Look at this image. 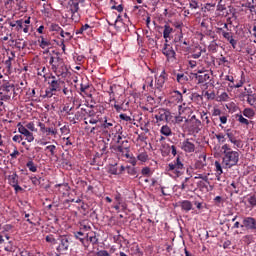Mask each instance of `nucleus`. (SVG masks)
Instances as JSON below:
<instances>
[{
	"mask_svg": "<svg viewBox=\"0 0 256 256\" xmlns=\"http://www.w3.org/2000/svg\"><path fill=\"white\" fill-rule=\"evenodd\" d=\"M5 239L7 241H9L10 237L9 234L5 233V232H0V243H5Z\"/></svg>",
	"mask_w": 256,
	"mask_h": 256,
	"instance_id": "nucleus-49",
	"label": "nucleus"
},
{
	"mask_svg": "<svg viewBox=\"0 0 256 256\" xmlns=\"http://www.w3.org/2000/svg\"><path fill=\"white\" fill-rule=\"evenodd\" d=\"M85 237L86 241H89L90 243H92V245H97V243H99V239L97 238L95 232H93L92 235H89V233H87Z\"/></svg>",
	"mask_w": 256,
	"mask_h": 256,
	"instance_id": "nucleus-28",
	"label": "nucleus"
},
{
	"mask_svg": "<svg viewBox=\"0 0 256 256\" xmlns=\"http://www.w3.org/2000/svg\"><path fill=\"white\" fill-rule=\"evenodd\" d=\"M50 31H60V36L65 38V31H63V28H61V26H59L58 24H51Z\"/></svg>",
	"mask_w": 256,
	"mask_h": 256,
	"instance_id": "nucleus-32",
	"label": "nucleus"
},
{
	"mask_svg": "<svg viewBox=\"0 0 256 256\" xmlns=\"http://www.w3.org/2000/svg\"><path fill=\"white\" fill-rule=\"evenodd\" d=\"M50 85V91H59V88L61 87V81L59 80H52L49 82Z\"/></svg>",
	"mask_w": 256,
	"mask_h": 256,
	"instance_id": "nucleus-31",
	"label": "nucleus"
},
{
	"mask_svg": "<svg viewBox=\"0 0 256 256\" xmlns=\"http://www.w3.org/2000/svg\"><path fill=\"white\" fill-rule=\"evenodd\" d=\"M54 73L57 77H67L69 69L67 68V65H65V62H62Z\"/></svg>",
	"mask_w": 256,
	"mask_h": 256,
	"instance_id": "nucleus-14",
	"label": "nucleus"
},
{
	"mask_svg": "<svg viewBox=\"0 0 256 256\" xmlns=\"http://www.w3.org/2000/svg\"><path fill=\"white\" fill-rule=\"evenodd\" d=\"M195 169H205L207 167V155L201 154L194 164Z\"/></svg>",
	"mask_w": 256,
	"mask_h": 256,
	"instance_id": "nucleus-13",
	"label": "nucleus"
},
{
	"mask_svg": "<svg viewBox=\"0 0 256 256\" xmlns=\"http://www.w3.org/2000/svg\"><path fill=\"white\" fill-rule=\"evenodd\" d=\"M11 99V96L7 94H3V92L0 93V105H3V101H9Z\"/></svg>",
	"mask_w": 256,
	"mask_h": 256,
	"instance_id": "nucleus-51",
	"label": "nucleus"
},
{
	"mask_svg": "<svg viewBox=\"0 0 256 256\" xmlns=\"http://www.w3.org/2000/svg\"><path fill=\"white\" fill-rule=\"evenodd\" d=\"M165 81H167V72L163 70L161 74L156 77L155 80V88L156 89H163V85H165Z\"/></svg>",
	"mask_w": 256,
	"mask_h": 256,
	"instance_id": "nucleus-11",
	"label": "nucleus"
},
{
	"mask_svg": "<svg viewBox=\"0 0 256 256\" xmlns=\"http://www.w3.org/2000/svg\"><path fill=\"white\" fill-rule=\"evenodd\" d=\"M193 133H199L201 131V121L196 116H192L188 121Z\"/></svg>",
	"mask_w": 256,
	"mask_h": 256,
	"instance_id": "nucleus-10",
	"label": "nucleus"
},
{
	"mask_svg": "<svg viewBox=\"0 0 256 256\" xmlns=\"http://www.w3.org/2000/svg\"><path fill=\"white\" fill-rule=\"evenodd\" d=\"M216 139L218 140V143H225V135L223 133H219L215 135Z\"/></svg>",
	"mask_w": 256,
	"mask_h": 256,
	"instance_id": "nucleus-56",
	"label": "nucleus"
},
{
	"mask_svg": "<svg viewBox=\"0 0 256 256\" xmlns=\"http://www.w3.org/2000/svg\"><path fill=\"white\" fill-rule=\"evenodd\" d=\"M230 143L237 149H240L241 147V140H237V138H234Z\"/></svg>",
	"mask_w": 256,
	"mask_h": 256,
	"instance_id": "nucleus-59",
	"label": "nucleus"
},
{
	"mask_svg": "<svg viewBox=\"0 0 256 256\" xmlns=\"http://www.w3.org/2000/svg\"><path fill=\"white\" fill-rule=\"evenodd\" d=\"M243 114H236V119L241 125H249V120Z\"/></svg>",
	"mask_w": 256,
	"mask_h": 256,
	"instance_id": "nucleus-34",
	"label": "nucleus"
},
{
	"mask_svg": "<svg viewBox=\"0 0 256 256\" xmlns=\"http://www.w3.org/2000/svg\"><path fill=\"white\" fill-rule=\"evenodd\" d=\"M168 173H173L174 177H181L183 171V163L181 159L177 158L176 161L171 162L166 166Z\"/></svg>",
	"mask_w": 256,
	"mask_h": 256,
	"instance_id": "nucleus-2",
	"label": "nucleus"
},
{
	"mask_svg": "<svg viewBox=\"0 0 256 256\" xmlns=\"http://www.w3.org/2000/svg\"><path fill=\"white\" fill-rule=\"evenodd\" d=\"M209 175H211V170H208L207 172L203 174H197L194 179H202V181H205V183L209 184Z\"/></svg>",
	"mask_w": 256,
	"mask_h": 256,
	"instance_id": "nucleus-29",
	"label": "nucleus"
},
{
	"mask_svg": "<svg viewBox=\"0 0 256 256\" xmlns=\"http://www.w3.org/2000/svg\"><path fill=\"white\" fill-rule=\"evenodd\" d=\"M180 147L185 153H195V143H193V139L184 140L180 143Z\"/></svg>",
	"mask_w": 256,
	"mask_h": 256,
	"instance_id": "nucleus-7",
	"label": "nucleus"
},
{
	"mask_svg": "<svg viewBox=\"0 0 256 256\" xmlns=\"http://www.w3.org/2000/svg\"><path fill=\"white\" fill-rule=\"evenodd\" d=\"M123 133L120 132V133H116L114 135V141L118 144V143H121L123 141Z\"/></svg>",
	"mask_w": 256,
	"mask_h": 256,
	"instance_id": "nucleus-53",
	"label": "nucleus"
},
{
	"mask_svg": "<svg viewBox=\"0 0 256 256\" xmlns=\"http://www.w3.org/2000/svg\"><path fill=\"white\" fill-rule=\"evenodd\" d=\"M56 150H57V146L55 145H49V146H46L45 148V151H50V154L52 157L55 155Z\"/></svg>",
	"mask_w": 256,
	"mask_h": 256,
	"instance_id": "nucleus-48",
	"label": "nucleus"
},
{
	"mask_svg": "<svg viewBox=\"0 0 256 256\" xmlns=\"http://www.w3.org/2000/svg\"><path fill=\"white\" fill-rule=\"evenodd\" d=\"M247 201H248L251 209H255V207H256V195L253 194V195L248 196Z\"/></svg>",
	"mask_w": 256,
	"mask_h": 256,
	"instance_id": "nucleus-35",
	"label": "nucleus"
},
{
	"mask_svg": "<svg viewBox=\"0 0 256 256\" xmlns=\"http://www.w3.org/2000/svg\"><path fill=\"white\" fill-rule=\"evenodd\" d=\"M182 43H183V33H180L178 36L174 38V45H175L176 51H181Z\"/></svg>",
	"mask_w": 256,
	"mask_h": 256,
	"instance_id": "nucleus-23",
	"label": "nucleus"
},
{
	"mask_svg": "<svg viewBox=\"0 0 256 256\" xmlns=\"http://www.w3.org/2000/svg\"><path fill=\"white\" fill-rule=\"evenodd\" d=\"M117 89H119V86H117V85L110 86V88L108 90L110 101H115V93H117Z\"/></svg>",
	"mask_w": 256,
	"mask_h": 256,
	"instance_id": "nucleus-27",
	"label": "nucleus"
},
{
	"mask_svg": "<svg viewBox=\"0 0 256 256\" xmlns=\"http://www.w3.org/2000/svg\"><path fill=\"white\" fill-rule=\"evenodd\" d=\"M226 137L229 139L230 142H232L235 139V131H233L231 129H227Z\"/></svg>",
	"mask_w": 256,
	"mask_h": 256,
	"instance_id": "nucleus-43",
	"label": "nucleus"
},
{
	"mask_svg": "<svg viewBox=\"0 0 256 256\" xmlns=\"http://www.w3.org/2000/svg\"><path fill=\"white\" fill-rule=\"evenodd\" d=\"M74 235H75V238L78 239V241H80V243H82V245H84V247H89V245L85 244V238H82L84 235L83 232L79 231V232L74 233Z\"/></svg>",
	"mask_w": 256,
	"mask_h": 256,
	"instance_id": "nucleus-36",
	"label": "nucleus"
},
{
	"mask_svg": "<svg viewBox=\"0 0 256 256\" xmlns=\"http://www.w3.org/2000/svg\"><path fill=\"white\" fill-rule=\"evenodd\" d=\"M180 207H181L182 211H186V213H189V211H191V209H193V203H191V201H189V200H184V201L180 202Z\"/></svg>",
	"mask_w": 256,
	"mask_h": 256,
	"instance_id": "nucleus-22",
	"label": "nucleus"
},
{
	"mask_svg": "<svg viewBox=\"0 0 256 256\" xmlns=\"http://www.w3.org/2000/svg\"><path fill=\"white\" fill-rule=\"evenodd\" d=\"M56 187H60L59 191L64 195L66 194V191H69V189H71V187H69V184H58Z\"/></svg>",
	"mask_w": 256,
	"mask_h": 256,
	"instance_id": "nucleus-42",
	"label": "nucleus"
},
{
	"mask_svg": "<svg viewBox=\"0 0 256 256\" xmlns=\"http://www.w3.org/2000/svg\"><path fill=\"white\" fill-rule=\"evenodd\" d=\"M253 226V217L248 216V217H244L242 220V224H241V228H245L251 231V228Z\"/></svg>",
	"mask_w": 256,
	"mask_h": 256,
	"instance_id": "nucleus-19",
	"label": "nucleus"
},
{
	"mask_svg": "<svg viewBox=\"0 0 256 256\" xmlns=\"http://www.w3.org/2000/svg\"><path fill=\"white\" fill-rule=\"evenodd\" d=\"M19 155H21V153L19 152V150H17V148H15L14 151L10 154V157L11 159H17Z\"/></svg>",
	"mask_w": 256,
	"mask_h": 256,
	"instance_id": "nucleus-61",
	"label": "nucleus"
},
{
	"mask_svg": "<svg viewBox=\"0 0 256 256\" xmlns=\"http://www.w3.org/2000/svg\"><path fill=\"white\" fill-rule=\"evenodd\" d=\"M217 181H221V175H223V166L220 161L214 162Z\"/></svg>",
	"mask_w": 256,
	"mask_h": 256,
	"instance_id": "nucleus-21",
	"label": "nucleus"
},
{
	"mask_svg": "<svg viewBox=\"0 0 256 256\" xmlns=\"http://www.w3.org/2000/svg\"><path fill=\"white\" fill-rule=\"evenodd\" d=\"M24 26L25 22H23V20L16 21V31H21V29H23Z\"/></svg>",
	"mask_w": 256,
	"mask_h": 256,
	"instance_id": "nucleus-55",
	"label": "nucleus"
},
{
	"mask_svg": "<svg viewBox=\"0 0 256 256\" xmlns=\"http://www.w3.org/2000/svg\"><path fill=\"white\" fill-rule=\"evenodd\" d=\"M61 134L62 135H69L71 133V130L69 129V126L64 125L63 127L60 128Z\"/></svg>",
	"mask_w": 256,
	"mask_h": 256,
	"instance_id": "nucleus-52",
	"label": "nucleus"
},
{
	"mask_svg": "<svg viewBox=\"0 0 256 256\" xmlns=\"http://www.w3.org/2000/svg\"><path fill=\"white\" fill-rule=\"evenodd\" d=\"M155 119L157 123H159V121H166L169 123V121H171V112L165 109H161L159 110L158 114L155 115Z\"/></svg>",
	"mask_w": 256,
	"mask_h": 256,
	"instance_id": "nucleus-9",
	"label": "nucleus"
},
{
	"mask_svg": "<svg viewBox=\"0 0 256 256\" xmlns=\"http://www.w3.org/2000/svg\"><path fill=\"white\" fill-rule=\"evenodd\" d=\"M68 249H69V239H67V237H62L57 247V251L59 253H65V251H67Z\"/></svg>",
	"mask_w": 256,
	"mask_h": 256,
	"instance_id": "nucleus-16",
	"label": "nucleus"
},
{
	"mask_svg": "<svg viewBox=\"0 0 256 256\" xmlns=\"http://www.w3.org/2000/svg\"><path fill=\"white\" fill-rule=\"evenodd\" d=\"M247 103L250 104L251 107H255V103H256L255 95H248Z\"/></svg>",
	"mask_w": 256,
	"mask_h": 256,
	"instance_id": "nucleus-47",
	"label": "nucleus"
},
{
	"mask_svg": "<svg viewBox=\"0 0 256 256\" xmlns=\"http://www.w3.org/2000/svg\"><path fill=\"white\" fill-rule=\"evenodd\" d=\"M26 167L32 173H37V166H35V162H33V160L28 161L27 164H26Z\"/></svg>",
	"mask_w": 256,
	"mask_h": 256,
	"instance_id": "nucleus-38",
	"label": "nucleus"
},
{
	"mask_svg": "<svg viewBox=\"0 0 256 256\" xmlns=\"http://www.w3.org/2000/svg\"><path fill=\"white\" fill-rule=\"evenodd\" d=\"M171 33H173V28L169 26V24H165L163 30V37L165 39V43H169V39H171Z\"/></svg>",
	"mask_w": 256,
	"mask_h": 256,
	"instance_id": "nucleus-18",
	"label": "nucleus"
},
{
	"mask_svg": "<svg viewBox=\"0 0 256 256\" xmlns=\"http://www.w3.org/2000/svg\"><path fill=\"white\" fill-rule=\"evenodd\" d=\"M190 8L191 9H199V2H197V0H191L190 1Z\"/></svg>",
	"mask_w": 256,
	"mask_h": 256,
	"instance_id": "nucleus-60",
	"label": "nucleus"
},
{
	"mask_svg": "<svg viewBox=\"0 0 256 256\" xmlns=\"http://www.w3.org/2000/svg\"><path fill=\"white\" fill-rule=\"evenodd\" d=\"M10 239L11 238L7 240V238L4 237V242L2 244L0 243V245L4 247V251H6L7 253H13V251H15V245Z\"/></svg>",
	"mask_w": 256,
	"mask_h": 256,
	"instance_id": "nucleus-17",
	"label": "nucleus"
},
{
	"mask_svg": "<svg viewBox=\"0 0 256 256\" xmlns=\"http://www.w3.org/2000/svg\"><path fill=\"white\" fill-rule=\"evenodd\" d=\"M219 31L222 33L224 39H227V41H229L231 38H233V35H231V33H229V32H225L223 30V28H218V32Z\"/></svg>",
	"mask_w": 256,
	"mask_h": 256,
	"instance_id": "nucleus-46",
	"label": "nucleus"
},
{
	"mask_svg": "<svg viewBox=\"0 0 256 256\" xmlns=\"http://www.w3.org/2000/svg\"><path fill=\"white\" fill-rule=\"evenodd\" d=\"M18 132L25 137L28 143H33V141H35L33 132H31V130H27V128L21 123L18 124Z\"/></svg>",
	"mask_w": 256,
	"mask_h": 256,
	"instance_id": "nucleus-6",
	"label": "nucleus"
},
{
	"mask_svg": "<svg viewBox=\"0 0 256 256\" xmlns=\"http://www.w3.org/2000/svg\"><path fill=\"white\" fill-rule=\"evenodd\" d=\"M217 101L218 102H227L229 101V94H227V92H223L221 93L218 97H217Z\"/></svg>",
	"mask_w": 256,
	"mask_h": 256,
	"instance_id": "nucleus-39",
	"label": "nucleus"
},
{
	"mask_svg": "<svg viewBox=\"0 0 256 256\" xmlns=\"http://www.w3.org/2000/svg\"><path fill=\"white\" fill-rule=\"evenodd\" d=\"M8 183L11 185V187L17 185L19 183V175H17L15 172L8 175Z\"/></svg>",
	"mask_w": 256,
	"mask_h": 256,
	"instance_id": "nucleus-24",
	"label": "nucleus"
},
{
	"mask_svg": "<svg viewBox=\"0 0 256 256\" xmlns=\"http://www.w3.org/2000/svg\"><path fill=\"white\" fill-rule=\"evenodd\" d=\"M160 133H161V135H164L165 137H171V135H173L171 128L167 125H164L161 127Z\"/></svg>",
	"mask_w": 256,
	"mask_h": 256,
	"instance_id": "nucleus-30",
	"label": "nucleus"
},
{
	"mask_svg": "<svg viewBox=\"0 0 256 256\" xmlns=\"http://www.w3.org/2000/svg\"><path fill=\"white\" fill-rule=\"evenodd\" d=\"M40 47L41 49H46V47L51 46V42L49 40L45 39L43 36L40 37Z\"/></svg>",
	"mask_w": 256,
	"mask_h": 256,
	"instance_id": "nucleus-41",
	"label": "nucleus"
},
{
	"mask_svg": "<svg viewBox=\"0 0 256 256\" xmlns=\"http://www.w3.org/2000/svg\"><path fill=\"white\" fill-rule=\"evenodd\" d=\"M137 159H138V161H141L142 163H146V161L149 160V155L147 154V152H142V153L138 154Z\"/></svg>",
	"mask_w": 256,
	"mask_h": 256,
	"instance_id": "nucleus-37",
	"label": "nucleus"
},
{
	"mask_svg": "<svg viewBox=\"0 0 256 256\" xmlns=\"http://www.w3.org/2000/svg\"><path fill=\"white\" fill-rule=\"evenodd\" d=\"M116 151L118 153H121L122 155H125L126 157H129V141L127 139H124L120 143H118L116 146Z\"/></svg>",
	"mask_w": 256,
	"mask_h": 256,
	"instance_id": "nucleus-8",
	"label": "nucleus"
},
{
	"mask_svg": "<svg viewBox=\"0 0 256 256\" xmlns=\"http://www.w3.org/2000/svg\"><path fill=\"white\" fill-rule=\"evenodd\" d=\"M63 63V59L61 57H50L49 64L51 65V69L53 73L57 71V68Z\"/></svg>",
	"mask_w": 256,
	"mask_h": 256,
	"instance_id": "nucleus-15",
	"label": "nucleus"
},
{
	"mask_svg": "<svg viewBox=\"0 0 256 256\" xmlns=\"http://www.w3.org/2000/svg\"><path fill=\"white\" fill-rule=\"evenodd\" d=\"M176 81L180 85H185L186 83L189 82V75H187L185 73H178V74H176Z\"/></svg>",
	"mask_w": 256,
	"mask_h": 256,
	"instance_id": "nucleus-20",
	"label": "nucleus"
},
{
	"mask_svg": "<svg viewBox=\"0 0 256 256\" xmlns=\"http://www.w3.org/2000/svg\"><path fill=\"white\" fill-rule=\"evenodd\" d=\"M142 175H145L146 177H149L151 175V168L149 167H144L141 170Z\"/></svg>",
	"mask_w": 256,
	"mask_h": 256,
	"instance_id": "nucleus-57",
	"label": "nucleus"
},
{
	"mask_svg": "<svg viewBox=\"0 0 256 256\" xmlns=\"http://www.w3.org/2000/svg\"><path fill=\"white\" fill-rule=\"evenodd\" d=\"M97 256H111L107 250H100L96 253Z\"/></svg>",
	"mask_w": 256,
	"mask_h": 256,
	"instance_id": "nucleus-64",
	"label": "nucleus"
},
{
	"mask_svg": "<svg viewBox=\"0 0 256 256\" xmlns=\"http://www.w3.org/2000/svg\"><path fill=\"white\" fill-rule=\"evenodd\" d=\"M13 89V85L10 84L7 80H2L1 90L5 93H11V90Z\"/></svg>",
	"mask_w": 256,
	"mask_h": 256,
	"instance_id": "nucleus-25",
	"label": "nucleus"
},
{
	"mask_svg": "<svg viewBox=\"0 0 256 256\" xmlns=\"http://www.w3.org/2000/svg\"><path fill=\"white\" fill-rule=\"evenodd\" d=\"M67 9L72 13V20L79 21V18L77 17V13L79 11V0H69Z\"/></svg>",
	"mask_w": 256,
	"mask_h": 256,
	"instance_id": "nucleus-5",
	"label": "nucleus"
},
{
	"mask_svg": "<svg viewBox=\"0 0 256 256\" xmlns=\"http://www.w3.org/2000/svg\"><path fill=\"white\" fill-rule=\"evenodd\" d=\"M202 121L203 123H206V125H209V123H211L209 121V116H207V113L203 112V114L201 115Z\"/></svg>",
	"mask_w": 256,
	"mask_h": 256,
	"instance_id": "nucleus-62",
	"label": "nucleus"
},
{
	"mask_svg": "<svg viewBox=\"0 0 256 256\" xmlns=\"http://www.w3.org/2000/svg\"><path fill=\"white\" fill-rule=\"evenodd\" d=\"M145 87H150V89H153V76H148L145 79L143 89H145Z\"/></svg>",
	"mask_w": 256,
	"mask_h": 256,
	"instance_id": "nucleus-40",
	"label": "nucleus"
},
{
	"mask_svg": "<svg viewBox=\"0 0 256 256\" xmlns=\"http://www.w3.org/2000/svg\"><path fill=\"white\" fill-rule=\"evenodd\" d=\"M28 131H31L32 133L37 132V128H35V123L29 122L24 126Z\"/></svg>",
	"mask_w": 256,
	"mask_h": 256,
	"instance_id": "nucleus-44",
	"label": "nucleus"
},
{
	"mask_svg": "<svg viewBox=\"0 0 256 256\" xmlns=\"http://www.w3.org/2000/svg\"><path fill=\"white\" fill-rule=\"evenodd\" d=\"M170 103H173V105H178V103H183V94L179 91L172 92L170 96Z\"/></svg>",
	"mask_w": 256,
	"mask_h": 256,
	"instance_id": "nucleus-12",
	"label": "nucleus"
},
{
	"mask_svg": "<svg viewBox=\"0 0 256 256\" xmlns=\"http://www.w3.org/2000/svg\"><path fill=\"white\" fill-rule=\"evenodd\" d=\"M110 127H113V121L108 122L107 119H105L104 123L102 124V128L109 129Z\"/></svg>",
	"mask_w": 256,
	"mask_h": 256,
	"instance_id": "nucleus-58",
	"label": "nucleus"
},
{
	"mask_svg": "<svg viewBox=\"0 0 256 256\" xmlns=\"http://www.w3.org/2000/svg\"><path fill=\"white\" fill-rule=\"evenodd\" d=\"M103 121V118L97 112L90 110L87 113V117L84 118V124L85 125H97V123H101Z\"/></svg>",
	"mask_w": 256,
	"mask_h": 256,
	"instance_id": "nucleus-4",
	"label": "nucleus"
},
{
	"mask_svg": "<svg viewBox=\"0 0 256 256\" xmlns=\"http://www.w3.org/2000/svg\"><path fill=\"white\" fill-rule=\"evenodd\" d=\"M242 115L247 119H253L255 117V110H253V108H245L242 111Z\"/></svg>",
	"mask_w": 256,
	"mask_h": 256,
	"instance_id": "nucleus-26",
	"label": "nucleus"
},
{
	"mask_svg": "<svg viewBox=\"0 0 256 256\" xmlns=\"http://www.w3.org/2000/svg\"><path fill=\"white\" fill-rule=\"evenodd\" d=\"M198 79V83H205L211 79V76L207 73H203L196 77Z\"/></svg>",
	"mask_w": 256,
	"mask_h": 256,
	"instance_id": "nucleus-33",
	"label": "nucleus"
},
{
	"mask_svg": "<svg viewBox=\"0 0 256 256\" xmlns=\"http://www.w3.org/2000/svg\"><path fill=\"white\" fill-rule=\"evenodd\" d=\"M15 47H17V49H25V42H23L21 39H18L15 41Z\"/></svg>",
	"mask_w": 256,
	"mask_h": 256,
	"instance_id": "nucleus-50",
	"label": "nucleus"
},
{
	"mask_svg": "<svg viewBox=\"0 0 256 256\" xmlns=\"http://www.w3.org/2000/svg\"><path fill=\"white\" fill-rule=\"evenodd\" d=\"M221 150L224 169H231L239 164V157H241L239 151L233 150L229 144L222 145Z\"/></svg>",
	"mask_w": 256,
	"mask_h": 256,
	"instance_id": "nucleus-1",
	"label": "nucleus"
},
{
	"mask_svg": "<svg viewBox=\"0 0 256 256\" xmlns=\"http://www.w3.org/2000/svg\"><path fill=\"white\" fill-rule=\"evenodd\" d=\"M162 53L163 55H165L169 63H174V61H177V53L175 52V49H173V46H171L167 42L164 44V47L162 48Z\"/></svg>",
	"mask_w": 256,
	"mask_h": 256,
	"instance_id": "nucleus-3",
	"label": "nucleus"
},
{
	"mask_svg": "<svg viewBox=\"0 0 256 256\" xmlns=\"http://www.w3.org/2000/svg\"><path fill=\"white\" fill-rule=\"evenodd\" d=\"M119 117L122 121L131 122V116H128L127 114H120Z\"/></svg>",
	"mask_w": 256,
	"mask_h": 256,
	"instance_id": "nucleus-63",
	"label": "nucleus"
},
{
	"mask_svg": "<svg viewBox=\"0 0 256 256\" xmlns=\"http://www.w3.org/2000/svg\"><path fill=\"white\" fill-rule=\"evenodd\" d=\"M253 239H254L253 235H251V234L245 235L243 237V241H244V243H246V245H251V243H253V241H254Z\"/></svg>",
	"mask_w": 256,
	"mask_h": 256,
	"instance_id": "nucleus-45",
	"label": "nucleus"
},
{
	"mask_svg": "<svg viewBox=\"0 0 256 256\" xmlns=\"http://www.w3.org/2000/svg\"><path fill=\"white\" fill-rule=\"evenodd\" d=\"M46 135H57V129L53 127L46 128Z\"/></svg>",
	"mask_w": 256,
	"mask_h": 256,
	"instance_id": "nucleus-54",
	"label": "nucleus"
}]
</instances>
